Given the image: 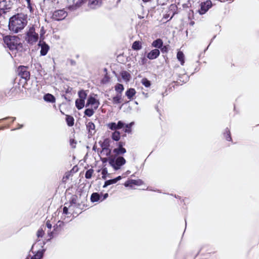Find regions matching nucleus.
Wrapping results in <instances>:
<instances>
[{"mask_svg": "<svg viewBox=\"0 0 259 259\" xmlns=\"http://www.w3.org/2000/svg\"><path fill=\"white\" fill-rule=\"evenodd\" d=\"M27 23L26 16L23 14H18L10 18L9 27L10 30L17 33L24 28Z\"/></svg>", "mask_w": 259, "mask_h": 259, "instance_id": "obj_1", "label": "nucleus"}, {"mask_svg": "<svg viewBox=\"0 0 259 259\" xmlns=\"http://www.w3.org/2000/svg\"><path fill=\"white\" fill-rule=\"evenodd\" d=\"M42 244H45L44 242H40L39 240L37 243H34L31 247V251L35 254L31 257V259H41L43 256L44 252L46 249L43 248Z\"/></svg>", "mask_w": 259, "mask_h": 259, "instance_id": "obj_2", "label": "nucleus"}, {"mask_svg": "<svg viewBox=\"0 0 259 259\" xmlns=\"http://www.w3.org/2000/svg\"><path fill=\"white\" fill-rule=\"evenodd\" d=\"M87 1V0H79L75 3L74 6H69L71 10H75L79 7L82 4ZM88 5L91 9H96L100 7L102 5V0H88Z\"/></svg>", "mask_w": 259, "mask_h": 259, "instance_id": "obj_3", "label": "nucleus"}, {"mask_svg": "<svg viewBox=\"0 0 259 259\" xmlns=\"http://www.w3.org/2000/svg\"><path fill=\"white\" fill-rule=\"evenodd\" d=\"M125 162V159L122 156H112L109 157V163L115 170L120 169Z\"/></svg>", "mask_w": 259, "mask_h": 259, "instance_id": "obj_4", "label": "nucleus"}, {"mask_svg": "<svg viewBox=\"0 0 259 259\" xmlns=\"http://www.w3.org/2000/svg\"><path fill=\"white\" fill-rule=\"evenodd\" d=\"M4 40L6 45L11 50H16L20 44L19 38L15 36H6Z\"/></svg>", "mask_w": 259, "mask_h": 259, "instance_id": "obj_5", "label": "nucleus"}, {"mask_svg": "<svg viewBox=\"0 0 259 259\" xmlns=\"http://www.w3.org/2000/svg\"><path fill=\"white\" fill-rule=\"evenodd\" d=\"M26 40L30 45L36 43L38 39V33L36 32L33 27H30L27 33Z\"/></svg>", "mask_w": 259, "mask_h": 259, "instance_id": "obj_6", "label": "nucleus"}, {"mask_svg": "<svg viewBox=\"0 0 259 259\" xmlns=\"http://www.w3.org/2000/svg\"><path fill=\"white\" fill-rule=\"evenodd\" d=\"M17 0H0V6L7 13L9 12L17 3Z\"/></svg>", "mask_w": 259, "mask_h": 259, "instance_id": "obj_7", "label": "nucleus"}, {"mask_svg": "<svg viewBox=\"0 0 259 259\" xmlns=\"http://www.w3.org/2000/svg\"><path fill=\"white\" fill-rule=\"evenodd\" d=\"M67 16V12L62 10L55 11L52 16V19L56 21H61L63 20Z\"/></svg>", "mask_w": 259, "mask_h": 259, "instance_id": "obj_8", "label": "nucleus"}, {"mask_svg": "<svg viewBox=\"0 0 259 259\" xmlns=\"http://www.w3.org/2000/svg\"><path fill=\"white\" fill-rule=\"evenodd\" d=\"M106 126L108 128L112 131H117V130H120L124 126V123L119 120L117 123L114 122H109L106 124Z\"/></svg>", "mask_w": 259, "mask_h": 259, "instance_id": "obj_9", "label": "nucleus"}, {"mask_svg": "<svg viewBox=\"0 0 259 259\" xmlns=\"http://www.w3.org/2000/svg\"><path fill=\"white\" fill-rule=\"evenodd\" d=\"M63 224L62 221H58L56 226H54V230L50 233V240L57 236L61 232L62 228L61 226Z\"/></svg>", "mask_w": 259, "mask_h": 259, "instance_id": "obj_10", "label": "nucleus"}, {"mask_svg": "<svg viewBox=\"0 0 259 259\" xmlns=\"http://www.w3.org/2000/svg\"><path fill=\"white\" fill-rule=\"evenodd\" d=\"M18 75L25 80H27L30 78L29 72L27 70V68L25 66H20L18 69Z\"/></svg>", "mask_w": 259, "mask_h": 259, "instance_id": "obj_11", "label": "nucleus"}, {"mask_svg": "<svg viewBox=\"0 0 259 259\" xmlns=\"http://www.w3.org/2000/svg\"><path fill=\"white\" fill-rule=\"evenodd\" d=\"M212 3L210 1L207 0L201 4L200 9L199 10V13L200 15L205 14L211 7Z\"/></svg>", "mask_w": 259, "mask_h": 259, "instance_id": "obj_12", "label": "nucleus"}, {"mask_svg": "<svg viewBox=\"0 0 259 259\" xmlns=\"http://www.w3.org/2000/svg\"><path fill=\"white\" fill-rule=\"evenodd\" d=\"M38 45L41 48V50H40V52L41 55H42V56L46 55L47 54L48 51L49 50L48 45L47 44H46V42H45L42 40H39Z\"/></svg>", "mask_w": 259, "mask_h": 259, "instance_id": "obj_13", "label": "nucleus"}, {"mask_svg": "<svg viewBox=\"0 0 259 259\" xmlns=\"http://www.w3.org/2000/svg\"><path fill=\"white\" fill-rule=\"evenodd\" d=\"M160 54V51L158 49H154L147 54V58L150 60L157 58Z\"/></svg>", "mask_w": 259, "mask_h": 259, "instance_id": "obj_14", "label": "nucleus"}, {"mask_svg": "<svg viewBox=\"0 0 259 259\" xmlns=\"http://www.w3.org/2000/svg\"><path fill=\"white\" fill-rule=\"evenodd\" d=\"M87 128L88 131L89 135L93 136L95 134V125L92 122L90 121L87 124Z\"/></svg>", "mask_w": 259, "mask_h": 259, "instance_id": "obj_15", "label": "nucleus"}, {"mask_svg": "<svg viewBox=\"0 0 259 259\" xmlns=\"http://www.w3.org/2000/svg\"><path fill=\"white\" fill-rule=\"evenodd\" d=\"M121 179V176H118L114 179L107 180L105 182L103 188H106L108 186L116 183L118 181Z\"/></svg>", "mask_w": 259, "mask_h": 259, "instance_id": "obj_16", "label": "nucleus"}, {"mask_svg": "<svg viewBox=\"0 0 259 259\" xmlns=\"http://www.w3.org/2000/svg\"><path fill=\"white\" fill-rule=\"evenodd\" d=\"M96 103H97L96 106L94 107L95 109L98 107V105H99V102H97L96 99L94 97L90 96L88 99L86 106H88L90 105H94L96 104Z\"/></svg>", "mask_w": 259, "mask_h": 259, "instance_id": "obj_17", "label": "nucleus"}, {"mask_svg": "<svg viewBox=\"0 0 259 259\" xmlns=\"http://www.w3.org/2000/svg\"><path fill=\"white\" fill-rule=\"evenodd\" d=\"M178 79L179 80V83H186L189 80V76L186 73H184L183 74L179 75Z\"/></svg>", "mask_w": 259, "mask_h": 259, "instance_id": "obj_18", "label": "nucleus"}, {"mask_svg": "<svg viewBox=\"0 0 259 259\" xmlns=\"http://www.w3.org/2000/svg\"><path fill=\"white\" fill-rule=\"evenodd\" d=\"M75 106L78 110H80L84 106V101L77 99L75 101Z\"/></svg>", "mask_w": 259, "mask_h": 259, "instance_id": "obj_19", "label": "nucleus"}, {"mask_svg": "<svg viewBox=\"0 0 259 259\" xmlns=\"http://www.w3.org/2000/svg\"><path fill=\"white\" fill-rule=\"evenodd\" d=\"M152 46L155 48H161L163 46V41L160 38L157 39L153 41Z\"/></svg>", "mask_w": 259, "mask_h": 259, "instance_id": "obj_20", "label": "nucleus"}, {"mask_svg": "<svg viewBox=\"0 0 259 259\" xmlns=\"http://www.w3.org/2000/svg\"><path fill=\"white\" fill-rule=\"evenodd\" d=\"M177 58L178 60L180 62L181 64L183 65L185 63L184 55L183 53L181 51H179L177 53Z\"/></svg>", "mask_w": 259, "mask_h": 259, "instance_id": "obj_21", "label": "nucleus"}, {"mask_svg": "<svg viewBox=\"0 0 259 259\" xmlns=\"http://www.w3.org/2000/svg\"><path fill=\"white\" fill-rule=\"evenodd\" d=\"M136 91L133 88H130L125 93V95L128 99H131L136 94Z\"/></svg>", "mask_w": 259, "mask_h": 259, "instance_id": "obj_22", "label": "nucleus"}, {"mask_svg": "<svg viewBox=\"0 0 259 259\" xmlns=\"http://www.w3.org/2000/svg\"><path fill=\"white\" fill-rule=\"evenodd\" d=\"M91 200L93 202L101 200V195L98 193H93L91 196Z\"/></svg>", "mask_w": 259, "mask_h": 259, "instance_id": "obj_23", "label": "nucleus"}, {"mask_svg": "<svg viewBox=\"0 0 259 259\" xmlns=\"http://www.w3.org/2000/svg\"><path fill=\"white\" fill-rule=\"evenodd\" d=\"M122 78L125 81H128L131 78L130 74L126 71H123L121 72Z\"/></svg>", "mask_w": 259, "mask_h": 259, "instance_id": "obj_24", "label": "nucleus"}, {"mask_svg": "<svg viewBox=\"0 0 259 259\" xmlns=\"http://www.w3.org/2000/svg\"><path fill=\"white\" fill-rule=\"evenodd\" d=\"M126 149L124 148H116L114 149L113 152L116 155L123 154L126 152Z\"/></svg>", "mask_w": 259, "mask_h": 259, "instance_id": "obj_25", "label": "nucleus"}, {"mask_svg": "<svg viewBox=\"0 0 259 259\" xmlns=\"http://www.w3.org/2000/svg\"><path fill=\"white\" fill-rule=\"evenodd\" d=\"M111 138L115 141H118L120 138V133L118 131H114L112 133Z\"/></svg>", "mask_w": 259, "mask_h": 259, "instance_id": "obj_26", "label": "nucleus"}, {"mask_svg": "<svg viewBox=\"0 0 259 259\" xmlns=\"http://www.w3.org/2000/svg\"><path fill=\"white\" fill-rule=\"evenodd\" d=\"M66 121L69 126H72L74 124V118L70 115H67L66 117Z\"/></svg>", "mask_w": 259, "mask_h": 259, "instance_id": "obj_27", "label": "nucleus"}, {"mask_svg": "<svg viewBox=\"0 0 259 259\" xmlns=\"http://www.w3.org/2000/svg\"><path fill=\"white\" fill-rule=\"evenodd\" d=\"M142 48L141 43L139 41H135L132 45V49L134 50H140Z\"/></svg>", "mask_w": 259, "mask_h": 259, "instance_id": "obj_28", "label": "nucleus"}, {"mask_svg": "<svg viewBox=\"0 0 259 259\" xmlns=\"http://www.w3.org/2000/svg\"><path fill=\"white\" fill-rule=\"evenodd\" d=\"M138 180H129L124 183L125 187H131L132 185H138Z\"/></svg>", "mask_w": 259, "mask_h": 259, "instance_id": "obj_29", "label": "nucleus"}, {"mask_svg": "<svg viewBox=\"0 0 259 259\" xmlns=\"http://www.w3.org/2000/svg\"><path fill=\"white\" fill-rule=\"evenodd\" d=\"M121 95L117 94L116 96L114 97L112 99L113 104H117L121 102Z\"/></svg>", "mask_w": 259, "mask_h": 259, "instance_id": "obj_30", "label": "nucleus"}, {"mask_svg": "<svg viewBox=\"0 0 259 259\" xmlns=\"http://www.w3.org/2000/svg\"><path fill=\"white\" fill-rule=\"evenodd\" d=\"M71 175L72 174L71 171H67L65 172L64 176L62 178V182L63 183H66L67 182V181L69 179Z\"/></svg>", "mask_w": 259, "mask_h": 259, "instance_id": "obj_31", "label": "nucleus"}, {"mask_svg": "<svg viewBox=\"0 0 259 259\" xmlns=\"http://www.w3.org/2000/svg\"><path fill=\"white\" fill-rule=\"evenodd\" d=\"M115 90L117 92L119 93L118 94L121 95V93L124 90L123 85L122 84L117 83L115 86Z\"/></svg>", "mask_w": 259, "mask_h": 259, "instance_id": "obj_32", "label": "nucleus"}, {"mask_svg": "<svg viewBox=\"0 0 259 259\" xmlns=\"http://www.w3.org/2000/svg\"><path fill=\"white\" fill-rule=\"evenodd\" d=\"M101 153L103 155L108 156L109 157L111 156V150L109 149V148H106V149H102V151L101 152Z\"/></svg>", "mask_w": 259, "mask_h": 259, "instance_id": "obj_33", "label": "nucleus"}, {"mask_svg": "<svg viewBox=\"0 0 259 259\" xmlns=\"http://www.w3.org/2000/svg\"><path fill=\"white\" fill-rule=\"evenodd\" d=\"M78 95L79 97V99L85 101L87 96V94L85 93L84 91L81 90L79 91L78 93Z\"/></svg>", "mask_w": 259, "mask_h": 259, "instance_id": "obj_34", "label": "nucleus"}, {"mask_svg": "<svg viewBox=\"0 0 259 259\" xmlns=\"http://www.w3.org/2000/svg\"><path fill=\"white\" fill-rule=\"evenodd\" d=\"M101 147L102 149L109 148L110 146L109 142L108 139H106L104 140L103 142H102L100 144Z\"/></svg>", "mask_w": 259, "mask_h": 259, "instance_id": "obj_35", "label": "nucleus"}, {"mask_svg": "<svg viewBox=\"0 0 259 259\" xmlns=\"http://www.w3.org/2000/svg\"><path fill=\"white\" fill-rule=\"evenodd\" d=\"M134 124V122H132L128 124H125V128L124 129V132L127 133H130L132 131L131 128L132 126Z\"/></svg>", "mask_w": 259, "mask_h": 259, "instance_id": "obj_36", "label": "nucleus"}, {"mask_svg": "<svg viewBox=\"0 0 259 259\" xmlns=\"http://www.w3.org/2000/svg\"><path fill=\"white\" fill-rule=\"evenodd\" d=\"M93 172L94 170L92 168L88 169L85 174V178L87 179L91 178Z\"/></svg>", "mask_w": 259, "mask_h": 259, "instance_id": "obj_37", "label": "nucleus"}, {"mask_svg": "<svg viewBox=\"0 0 259 259\" xmlns=\"http://www.w3.org/2000/svg\"><path fill=\"white\" fill-rule=\"evenodd\" d=\"M94 111L92 109L88 108L85 109L84 111V114L88 116V117L92 116L94 114Z\"/></svg>", "mask_w": 259, "mask_h": 259, "instance_id": "obj_38", "label": "nucleus"}, {"mask_svg": "<svg viewBox=\"0 0 259 259\" xmlns=\"http://www.w3.org/2000/svg\"><path fill=\"white\" fill-rule=\"evenodd\" d=\"M224 136L226 138V140H227L228 141H231L232 138L231 137L230 132V131L228 128H226V132L224 133Z\"/></svg>", "mask_w": 259, "mask_h": 259, "instance_id": "obj_39", "label": "nucleus"}, {"mask_svg": "<svg viewBox=\"0 0 259 259\" xmlns=\"http://www.w3.org/2000/svg\"><path fill=\"white\" fill-rule=\"evenodd\" d=\"M141 82L145 87H149L151 85L150 81L148 80L146 78H143Z\"/></svg>", "mask_w": 259, "mask_h": 259, "instance_id": "obj_40", "label": "nucleus"}, {"mask_svg": "<svg viewBox=\"0 0 259 259\" xmlns=\"http://www.w3.org/2000/svg\"><path fill=\"white\" fill-rule=\"evenodd\" d=\"M25 1L27 2V8L29 9L30 12H33V5L31 3V0H25Z\"/></svg>", "mask_w": 259, "mask_h": 259, "instance_id": "obj_41", "label": "nucleus"}, {"mask_svg": "<svg viewBox=\"0 0 259 259\" xmlns=\"http://www.w3.org/2000/svg\"><path fill=\"white\" fill-rule=\"evenodd\" d=\"M108 174V170L107 168H104L102 170V178L104 180L106 179V175Z\"/></svg>", "mask_w": 259, "mask_h": 259, "instance_id": "obj_42", "label": "nucleus"}, {"mask_svg": "<svg viewBox=\"0 0 259 259\" xmlns=\"http://www.w3.org/2000/svg\"><path fill=\"white\" fill-rule=\"evenodd\" d=\"M76 144L77 142L74 139H70V145L72 148H75L76 147Z\"/></svg>", "mask_w": 259, "mask_h": 259, "instance_id": "obj_43", "label": "nucleus"}, {"mask_svg": "<svg viewBox=\"0 0 259 259\" xmlns=\"http://www.w3.org/2000/svg\"><path fill=\"white\" fill-rule=\"evenodd\" d=\"M59 0H51V6L53 8H56L59 5Z\"/></svg>", "mask_w": 259, "mask_h": 259, "instance_id": "obj_44", "label": "nucleus"}, {"mask_svg": "<svg viewBox=\"0 0 259 259\" xmlns=\"http://www.w3.org/2000/svg\"><path fill=\"white\" fill-rule=\"evenodd\" d=\"M75 204H76V197L73 196V197H72V198L71 199L70 205L69 206V208L70 209L71 207H73V205H75Z\"/></svg>", "mask_w": 259, "mask_h": 259, "instance_id": "obj_45", "label": "nucleus"}, {"mask_svg": "<svg viewBox=\"0 0 259 259\" xmlns=\"http://www.w3.org/2000/svg\"><path fill=\"white\" fill-rule=\"evenodd\" d=\"M44 234L42 228H40L37 232V236L38 238L41 237Z\"/></svg>", "mask_w": 259, "mask_h": 259, "instance_id": "obj_46", "label": "nucleus"}, {"mask_svg": "<svg viewBox=\"0 0 259 259\" xmlns=\"http://www.w3.org/2000/svg\"><path fill=\"white\" fill-rule=\"evenodd\" d=\"M45 31L44 30L43 27L41 28L40 31V40H42L43 41L44 38L43 37V35L45 33Z\"/></svg>", "mask_w": 259, "mask_h": 259, "instance_id": "obj_47", "label": "nucleus"}, {"mask_svg": "<svg viewBox=\"0 0 259 259\" xmlns=\"http://www.w3.org/2000/svg\"><path fill=\"white\" fill-rule=\"evenodd\" d=\"M63 214H66V215H67L68 214H70V213L68 212V208L65 206L64 207H63Z\"/></svg>", "mask_w": 259, "mask_h": 259, "instance_id": "obj_48", "label": "nucleus"}, {"mask_svg": "<svg viewBox=\"0 0 259 259\" xmlns=\"http://www.w3.org/2000/svg\"><path fill=\"white\" fill-rule=\"evenodd\" d=\"M55 102V98L52 94H50V103H54Z\"/></svg>", "mask_w": 259, "mask_h": 259, "instance_id": "obj_49", "label": "nucleus"}, {"mask_svg": "<svg viewBox=\"0 0 259 259\" xmlns=\"http://www.w3.org/2000/svg\"><path fill=\"white\" fill-rule=\"evenodd\" d=\"M108 197V194L105 193L101 196V201H102L106 199Z\"/></svg>", "mask_w": 259, "mask_h": 259, "instance_id": "obj_50", "label": "nucleus"}, {"mask_svg": "<svg viewBox=\"0 0 259 259\" xmlns=\"http://www.w3.org/2000/svg\"><path fill=\"white\" fill-rule=\"evenodd\" d=\"M124 145V143L122 142H119L117 144L118 148H123V146Z\"/></svg>", "mask_w": 259, "mask_h": 259, "instance_id": "obj_51", "label": "nucleus"}, {"mask_svg": "<svg viewBox=\"0 0 259 259\" xmlns=\"http://www.w3.org/2000/svg\"><path fill=\"white\" fill-rule=\"evenodd\" d=\"M44 99L47 102H49V93L46 94L44 97Z\"/></svg>", "mask_w": 259, "mask_h": 259, "instance_id": "obj_52", "label": "nucleus"}, {"mask_svg": "<svg viewBox=\"0 0 259 259\" xmlns=\"http://www.w3.org/2000/svg\"><path fill=\"white\" fill-rule=\"evenodd\" d=\"M101 160L103 163H104L108 161H109V158H101Z\"/></svg>", "mask_w": 259, "mask_h": 259, "instance_id": "obj_53", "label": "nucleus"}, {"mask_svg": "<svg viewBox=\"0 0 259 259\" xmlns=\"http://www.w3.org/2000/svg\"><path fill=\"white\" fill-rule=\"evenodd\" d=\"M161 51L162 52H167V48L164 46V47H163L161 49Z\"/></svg>", "mask_w": 259, "mask_h": 259, "instance_id": "obj_54", "label": "nucleus"}, {"mask_svg": "<svg viewBox=\"0 0 259 259\" xmlns=\"http://www.w3.org/2000/svg\"><path fill=\"white\" fill-rule=\"evenodd\" d=\"M46 227H47L48 228H49V221H46Z\"/></svg>", "mask_w": 259, "mask_h": 259, "instance_id": "obj_55", "label": "nucleus"}, {"mask_svg": "<svg viewBox=\"0 0 259 259\" xmlns=\"http://www.w3.org/2000/svg\"><path fill=\"white\" fill-rule=\"evenodd\" d=\"M142 1L144 2H148L150 1V0H142Z\"/></svg>", "mask_w": 259, "mask_h": 259, "instance_id": "obj_56", "label": "nucleus"}, {"mask_svg": "<svg viewBox=\"0 0 259 259\" xmlns=\"http://www.w3.org/2000/svg\"><path fill=\"white\" fill-rule=\"evenodd\" d=\"M130 172H130V171H129V170H127V171H126V174H130Z\"/></svg>", "mask_w": 259, "mask_h": 259, "instance_id": "obj_57", "label": "nucleus"}, {"mask_svg": "<svg viewBox=\"0 0 259 259\" xmlns=\"http://www.w3.org/2000/svg\"><path fill=\"white\" fill-rule=\"evenodd\" d=\"M190 24H191V25H193V24H194V22H191L190 23Z\"/></svg>", "mask_w": 259, "mask_h": 259, "instance_id": "obj_58", "label": "nucleus"}, {"mask_svg": "<svg viewBox=\"0 0 259 259\" xmlns=\"http://www.w3.org/2000/svg\"><path fill=\"white\" fill-rule=\"evenodd\" d=\"M12 118H13V121H14L15 120V119H16L15 117H13Z\"/></svg>", "mask_w": 259, "mask_h": 259, "instance_id": "obj_59", "label": "nucleus"}, {"mask_svg": "<svg viewBox=\"0 0 259 259\" xmlns=\"http://www.w3.org/2000/svg\"><path fill=\"white\" fill-rule=\"evenodd\" d=\"M49 227H50V229H51V227H52V226H51V224H50Z\"/></svg>", "mask_w": 259, "mask_h": 259, "instance_id": "obj_60", "label": "nucleus"}, {"mask_svg": "<svg viewBox=\"0 0 259 259\" xmlns=\"http://www.w3.org/2000/svg\"><path fill=\"white\" fill-rule=\"evenodd\" d=\"M23 126V125H20L19 128H21Z\"/></svg>", "mask_w": 259, "mask_h": 259, "instance_id": "obj_61", "label": "nucleus"}, {"mask_svg": "<svg viewBox=\"0 0 259 259\" xmlns=\"http://www.w3.org/2000/svg\"><path fill=\"white\" fill-rule=\"evenodd\" d=\"M136 104H138L137 102H135Z\"/></svg>", "mask_w": 259, "mask_h": 259, "instance_id": "obj_62", "label": "nucleus"}]
</instances>
